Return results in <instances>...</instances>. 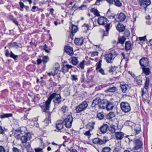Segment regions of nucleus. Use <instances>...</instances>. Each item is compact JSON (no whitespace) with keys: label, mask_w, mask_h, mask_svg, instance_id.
I'll return each mask as SVG.
<instances>
[{"label":"nucleus","mask_w":152,"mask_h":152,"mask_svg":"<svg viewBox=\"0 0 152 152\" xmlns=\"http://www.w3.org/2000/svg\"><path fill=\"white\" fill-rule=\"evenodd\" d=\"M135 136L131 135L129 136L128 139L129 142H133V147L132 149L134 151L136 152L138 150H141L143 145V141L141 138H136Z\"/></svg>","instance_id":"nucleus-1"},{"label":"nucleus","mask_w":152,"mask_h":152,"mask_svg":"<svg viewBox=\"0 0 152 152\" xmlns=\"http://www.w3.org/2000/svg\"><path fill=\"white\" fill-rule=\"evenodd\" d=\"M48 99L50 100V102L51 100H53V102L55 105H59L62 101L61 97V95L60 94H57L56 93H53L50 94Z\"/></svg>","instance_id":"nucleus-2"},{"label":"nucleus","mask_w":152,"mask_h":152,"mask_svg":"<svg viewBox=\"0 0 152 152\" xmlns=\"http://www.w3.org/2000/svg\"><path fill=\"white\" fill-rule=\"evenodd\" d=\"M120 107L121 110L125 113L129 112L131 110V106L126 102H122L120 104Z\"/></svg>","instance_id":"nucleus-3"},{"label":"nucleus","mask_w":152,"mask_h":152,"mask_svg":"<svg viewBox=\"0 0 152 152\" xmlns=\"http://www.w3.org/2000/svg\"><path fill=\"white\" fill-rule=\"evenodd\" d=\"M87 102L84 101L75 107V110L76 113H79L85 110L88 106Z\"/></svg>","instance_id":"nucleus-4"},{"label":"nucleus","mask_w":152,"mask_h":152,"mask_svg":"<svg viewBox=\"0 0 152 152\" xmlns=\"http://www.w3.org/2000/svg\"><path fill=\"white\" fill-rule=\"evenodd\" d=\"M60 68V66L59 64L57 63H55L51 72L48 73V75L50 76H54L56 75L58 72Z\"/></svg>","instance_id":"nucleus-5"},{"label":"nucleus","mask_w":152,"mask_h":152,"mask_svg":"<svg viewBox=\"0 0 152 152\" xmlns=\"http://www.w3.org/2000/svg\"><path fill=\"white\" fill-rule=\"evenodd\" d=\"M108 141V138L107 136L104 137L103 139H101L98 138H96L92 140V142L94 143L99 145L105 144Z\"/></svg>","instance_id":"nucleus-6"},{"label":"nucleus","mask_w":152,"mask_h":152,"mask_svg":"<svg viewBox=\"0 0 152 152\" xmlns=\"http://www.w3.org/2000/svg\"><path fill=\"white\" fill-rule=\"evenodd\" d=\"M72 121L73 118L72 115H69L64 119L63 122L67 128H70L71 127Z\"/></svg>","instance_id":"nucleus-7"},{"label":"nucleus","mask_w":152,"mask_h":152,"mask_svg":"<svg viewBox=\"0 0 152 152\" xmlns=\"http://www.w3.org/2000/svg\"><path fill=\"white\" fill-rule=\"evenodd\" d=\"M50 103V100L48 99L45 103L41 105V107L43 112L46 113H48L49 112Z\"/></svg>","instance_id":"nucleus-8"},{"label":"nucleus","mask_w":152,"mask_h":152,"mask_svg":"<svg viewBox=\"0 0 152 152\" xmlns=\"http://www.w3.org/2000/svg\"><path fill=\"white\" fill-rule=\"evenodd\" d=\"M139 2V4L143 7L146 10L147 7L150 5L151 3L150 0H138Z\"/></svg>","instance_id":"nucleus-9"},{"label":"nucleus","mask_w":152,"mask_h":152,"mask_svg":"<svg viewBox=\"0 0 152 152\" xmlns=\"http://www.w3.org/2000/svg\"><path fill=\"white\" fill-rule=\"evenodd\" d=\"M104 58L106 62L108 63H111L114 59L113 56L110 53L106 54L104 56Z\"/></svg>","instance_id":"nucleus-10"},{"label":"nucleus","mask_w":152,"mask_h":152,"mask_svg":"<svg viewBox=\"0 0 152 152\" xmlns=\"http://www.w3.org/2000/svg\"><path fill=\"white\" fill-rule=\"evenodd\" d=\"M101 99L99 98H97L93 100L92 103V106L99 109V105L101 102Z\"/></svg>","instance_id":"nucleus-11"},{"label":"nucleus","mask_w":152,"mask_h":152,"mask_svg":"<svg viewBox=\"0 0 152 152\" xmlns=\"http://www.w3.org/2000/svg\"><path fill=\"white\" fill-rule=\"evenodd\" d=\"M73 67V66L71 65L64 64L61 69V71L64 74H65L68 72L69 69H72Z\"/></svg>","instance_id":"nucleus-12"},{"label":"nucleus","mask_w":152,"mask_h":152,"mask_svg":"<svg viewBox=\"0 0 152 152\" xmlns=\"http://www.w3.org/2000/svg\"><path fill=\"white\" fill-rule=\"evenodd\" d=\"M134 129L133 127L132 129L133 132L135 134H139L141 131V127L140 125L138 124H134Z\"/></svg>","instance_id":"nucleus-13"},{"label":"nucleus","mask_w":152,"mask_h":152,"mask_svg":"<svg viewBox=\"0 0 152 152\" xmlns=\"http://www.w3.org/2000/svg\"><path fill=\"white\" fill-rule=\"evenodd\" d=\"M107 20L106 18L101 16L98 19V23L99 25H104L107 23Z\"/></svg>","instance_id":"nucleus-14"},{"label":"nucleus","mask_w":152,"mask_h":152,"mask_svg":"<svg viewBox=\"0 0 152 152\" xmlns=\"http://www.w3.org/2000/svg\"><path fill=\"white\" fill-rule=\"evenodd\" d=\"M139 62L140 65L142 67H146L148 66V61L146 58H142L140 60Z\"/></svg>","instance_id":"nucleus-15"},{"label":"nucleus","mask_w":152,"mask_h":152,"mask_svg":"<svg viewBox=\"0 0 152 152\" xmlns=\"http://www.w3.org/2000/svg\"><path fill=\"white\" fill-rule=\"evenodd\" d=\"M31 135L30 133H27L26 134V136H23L21 137L20 140L22 143H26L27 142L28 139L30 138Z\"/></svg>","instance_id":"nucleus-16"},{"label":"nucleus","mask_w":152,"mask_h":152,"mask_svg":"<svg viewBox=\"0 0 152 152\" xmlns=\"http://www.w3.org/2000/svg\"><path fill=\"white\" fill-rule=\"evenodd\" d=\"M9 48H14L16 49H18L19 48H21L22 46L20 43L18 44L16 42H11L9 44Z\"/></svg>","instance_id":"nucleus-17"},{"label":"nucleus","mask_w":152,"mask_h":152,"mask_svg":"<svg viewBox=\"0 0 152 152\" xmlns=\"http://www.w3.org/2000/svg\"><path fill=\"white\" fill-rule=\"evenodd\" d=\"M83 41L84 39L83 37L75 38L74 40L75 44L77 45H82Z\"/></svg>","instance_id":"nucleus-18"},{"label":"nucleus","mask_w":152,"mask_h":152,"mask_svg":"<svg viewBox=\"0 0 152 152\" xmlns=\"http://www.w3.org/2000/svg\"><path fill=\"white\" fill-rule=\"evenodd\" d=\"M65 51L69 55L71 56L73 54V51L72 48L69 46H66L64 48Z\"/></svg>","instance_id":"nucleus-19"},{"label":"nucleus","mask_w":152,"mask_h":152,"mask_svg":"<svg viewBox=\"0 0 152 152\" xmlns=\"http://www.w3.org/2000/svg\"><path fill=\"white\" fill-rule=\"evenodd\" d=\"M107 104L108 100L106 99H104L102 101L101 100V102L99 105V109H106Z\"/></svg>","instance_id":"nucleus-20"},{"label":"nucleus","mask_w":152,"mask_h":152,"mask_svg":"<svg viewBox=\"0 0 152 152\" xmlns=\"http://www.w3.org/2000/svg\"><path fill=\"white\" fill-rule=\"evenodd\" d=\"M63 122L61 121H57L56 124V127L58 131L61 132L62 130L63 127Z\"/></svg>","instance_id":"nucleus-21"},{"label":"nucleus","mask_w":152,"mask_h":152,"mask_svg":"<svg viewBox=\"0 0 152 152\" xmlns=\"http://www.w3.org/2000/svg\"><path fill=\"white\" fill-rule=\"evenodd\" d=\"M108 126L107 124H104L100 127L99 129L102 133H105L107 131Z\"/></svg>","instance_id":"nucleus-22"},{"label":"nucleus","mask_w":152,"mask_h":152,"mask_svg":"<svg viewBox=\"0 0 152 152\" xmlns=\"http://www.w3.org/2000/svg\"><path fill=\"white\" fill-rule=\"evenodd\" d=\"M120 86L122 92L124 93L126 92L129 89V86L126 84H120Z\"/></svg>","instance_id":"nucleus-23"},{"label":"nucleus","mask_w":152,"mask_h":152,"mask_svg":"<svg viewBox=\"0 0 152 152\" xmlns=\"http://www.w3.org/2000/svg\"><path fill=\"white\" fill-rule=\"evenodd\" d=\"M124 136V133L121 132H117L115 133V136L117 140L122 139Z\"/></svg>","instance_id":"nucleus-24"},{"label":"nucleus","mask_w":152,"mask_h":152,"mask_svg":"<svg viewBox=\"0 0 152 152\" xmlns=\"http://www.w3.org/2000/svg\"><path fill=\"white\" fill-rule=\"evenodd\" d=\"M134 81L140 86L142 85V77L140 76H138L136 77Z\"/></svg>","instance_id":"nucleus-25"},{"label":"nucleus","mask_w":152,"mask_h":152,"mask_svg":"<svg viewBox=\"0 0 152 152\" xmlns=\"http://www.w3.org/2000/svg\"><path fill=\"white\" fill-rule=\"evenodd\" d=\"M13 132L14 136L17 139H19V136L21 134V130L20 129H18L13 131Z\"/></svg>","instance_id":"nucleus-26"},{"label":"nucleus","mask_w":152,"mask_h":152,"mask_svg":"<svg viewBox=\"0 0 152 152\" xmlns=\"http://www.w3.org/2000/svg\"><path fill=\"white\" fill-rule=\"evenodd\" d=\"M123 0H113L112 4L117 7H121L122 6Z\"/></svg>","instance_id":"nucleus-27"},{"label":"nucleus","mask_w":152,"mask_h":152,"mask_svg":"<svg viewBox=\"0 0 152 152\" xmlns=\"http://www.w3.org/2000/svg\"><path fill=\"white\" fill-rule=\"evenodd\" d=\"M116 28L118 31L120 32H123L125 29L124 26L122 24L119 23L116 26Z\"/></svg>","instance_id":"nucleus-28"},{"label":"nucleus","mask_w":152,"mask_h":152,"mask_svg":"<svg viewBox=\"0 0 152 152\" xmlns=\"http://www.w3.org/2000/svg\"><path fill=\"white\" fill-rule=\"evenodd\" d=\"M71 63L73 65H76L78 63V61L77 57L73 56L71 57L69 60Z\"/></svg>","instance_id":"nucleus-29"},{"label":"nucleus","mask_w":152,"mask_h":152,"mask_svg":"<svg viewBox=\"0 0 152 152\" xmlns=\"http://www.w3.org/2000/svg\"><path fill=\"white\" fill-rule=\"evenodd\" d=\"M126 18L125 15L124 13L121 12L118 15V19L119 21L122 22L125 20Z\"/></svg>","instance_id":"nucleus-30"},{"label":"nucleus","mask_w":152,"mask_h":152,"mask_svg":"<svg viewBox=\"0 0 152 152\" xmlns=\"http://www.w3.org/2000/svg\"><path fill=\"white\" fill-rule=\"evenodd\" d=\"M114 107V103L113 102L108 101L106 109L107 110H111L113 109Z\"/></svg>","instance_id":"nucleus-31"},{"label":"nucleus","mask_w":152,"mask_h":152,"mask_svg":"<svg viewBox=\"0 0 152 152\" xmlns=\"http://www.w3.org/2000/svg\"><path fill=\"white\" fill-rule=\"evenodd\" d=\"M117 89L116 87L113 86L110 87L109 88L105 90V92L106 93L112 92L114 93L117 91Z\"/></svg>","instance_id":"nucleus-32"},{"label":"nucleus","mask_w":152,"mask_h":152,"mask_svg":"<svg viewBox=\"0 0 152 152\" xmlns=\"http://www.w3.org/2000/svg\"><path fill=\"white\" fill-rule=\"evenodd\" d=\"M107 117L108 119L112 121L115 118V115L114 113L110 112L107 115Z\"/></svg>","instance_id":"nucleus-33"},{"label":"nucleus","mask_w":152,"mask_h":152,"mask_svg":"<svg viewBox=\"0 0 152 152\" xmlns=\"http://www.w3.org/2000/svg\"><path fill=\"white\" fill-rule=\"evenodd\" d=\"M95 123L94 122L90 123L87 125V127L88 128L90 131H92L94 129V127Z\"/></svg>","instance_id":"nucleus-34"},{"label":"nucleus","mask_w":152,"mask_h":152,"mask_svg":"<svg viewBox=\"0 0 152 152\" xmlns=\"http://www.w3.org/2000/svg\"><path fill=\"white\" fill-rule=\"evenodd\" d=\"M101 66H96V70L98 72H99L102 75H105L104 70L101 67Z\"/></svg>","instance_id":"nucleus-35"},{"label":"nucleus","mask_w":152,"mask_h":152,"mask_svg":"<svg viewBox=\"0 0 152 152\" xmlns=\"http://www.w3.org/2000/svg\"><path fill=\"white\" fill-rule=\"evenodd\" d=\"M125 48L126 51L129 50L131 48V45L130 41L126 42L125 43Z\"/></svg>","instance_id":"nucleus-36"},{"label":"nucleus","mask_w":152,"mask_h":152,"mask_svg":"<svg viewBox=\"0 0 152 152\" xmlns=\"http://www.w3.org/2000/svg\"><path fill=\"white\" fill-rule=\"evenodd\" d=\"M12 113H3L2 115H0V118H8L10 117H12Z\"/></svg>","instance_id":"nucleus-37"},{"label":"nucleus","mask_w":152,"mask_h":152,"mask_svg":"<svg viewBox=\"0 0 152 152\" xmlns=\"http://www.w3.org/2000/svg\"><path fill=\"white\" fill-rule=\"evenodd\" d=\"M149 82L150 78L148 77H146L145 82V86H144V88L146 90H147L148 88Z\"/></svg>","instance_id":"nucleus-38"},{"label":"nucleus","mask_w":152,"mask_h":152,"mask_svg":"<svg viewBox=\"0 0 152 152\" xmlns=\"http://www.w3.org/2000/svg\"><path fill=\"white\" fill-rule=\"evenodd\" d=\"M108 130L111 133L113 134L115 132V126L114 125H111L110 127H108Z\"/></svg>","instance_id":"nucleus-39"},{"label":"nucleus","mask_w":152,"mask_h":152,"mask_svg":"<svg viewBox=\"0 0 152 152\" xmlns=\"http://www.w3.org/2000/svg\"><path fill=\"white\" fill-rule=\"evenodd\" d=\"M145 67H142L143 72L146 75H148L150 74V69L148 68H145Z\"/></svg>","instance_id":"nucleus-40"},{"label":"nucleus","mask_w":152,"mask_h":152,"mask_svg":"<svg viewBox=\"0 0 152 152\" xmlns=\"http://www.w3.org/2000/svg\"><path fill=\"white\" fill-rule=\"evenodd\" d=\"M71 30V32L72 34L75 33L77 31V28L75 26L72 25L71 28H70Z\"/></svg>","instance_id":"nucleus-41"},{"label":"nucleus","mask_w":152,"mask_h":152,"mask_svg":"<svg viewBox=\"0 0 152 152\" xmlns=\"http://www.w3.org/2000/svg\"><path fill=\"white\" fill-rule=\"evenodd\" d=\"M82 29H83V31L84 32H86L87 31L89 30V26L87 24H84L82 26Z\"/></svg>","instance_id":"nucleus-42"},{"label":"nucleus","mask_w":152,"mask_h":152,"mask_svg":"<svg viewBox=\"0 0 152 152\" xmlns=\"http://www.w3.org/2000/svg\"><path fill=\"white\" fill-rule=\"evenodd\" d=\"M85 61L83 60L82 62L80 63L78 65L77 67L79 68H80L82 69H84L85 66Z\"/></svg>","instance_id":"nucleus-43"},{"label":"nucleus","mask_w":152,"mask_h":152,"mask_svg":"<svg viewBox=\"0 0 152 152\" xmlns=\"http://www.w3.org/2000/svg\"><path fill=\"white\" fill-rule=\"evenodd\" d=\"M10 56L13 58L15 60L17 59L18 57V55H15L11 51L10 52Z\"/></svg>","instance_id":"nucleus-44"},{"label":"nucleus","mask_w":152,"mask_h":152,"mask_svg":"<svg viewBox=\"0 0 152 152\" xmlns=\"http://www.w3.org/2000/svg\"><path fill=\"white\" fill-rule=\"evenodd\" d=\"M91 11L96 16H99L100 15L98 11L96 9L93 8L91 10Z\"/></svg>","instance_id":"nucleus-45"},{"label":"nucleus","mask_w":152,"mask_h":152,"mask_svg":"<svg viewBox=\"0 0 152 152\" xmlns=\"http://www.w3.org/2000/svg\"><path fill=\"white\" fill-rule=\"evenodd\" d=\"M111 148L109 147H105L103 148L102 150V152H109Z\"/></svg>","instance_id":"nucleus-46"},{"label":"nucleus","mask_w":152,"mask_h":152,"mask_svg":"<svg viewBox=\"0 0 152 152\" xmlns=\"http://www.w3.org/2000/svg\"><path fill=\"white\" fill-rule=\"evenodd\" d=\"M38 119V118H36L34 119H32L31 121V125L35 126V123L37 122Z\"/></svg>","instance_id":"nucleus-47"},{"label":"nucleus","mask_w":152,"mask_h":152,"mask_svg":"<svg viewBox=\"0 0 152 152\" xmlns=\"http://www.w3.org/2000/svg\"><path fill=\"white\" fill-rule=\"evenodd\" d=\"M49 60V58L48 56H44L43 58L42 62L44 64L47 63Z\"/></svg>","instance_id":"nucleus-48"},{"label":"nucleus","mask_w":152,"mask_h":152,"mask_svg":"<svg viewBox=\"0 0 152 152\" xmlns=\"http://www.w3.org/2000/svg\"><path fill=\"white\" fill-rule=\"evenodd\" d=\"M31 148V145L30 144L28 143L26 145L23 146L22 148H25L27 150L30 149Z\"/></svg>","instance_id":"nucleus-49"},{"label":"nucleus","mask_w":152,"mask_h":152,"mask_svg":"<svg viewBox=\"0 0 152 152\" xmlns=\"http://www.w3.org/2000/svg\"><path fill=\"white\" fill-rule=\"evenodd\" d=\"M90 131L89 130L88 131H87L85 133H84V134L86 136H87L88 138H89L91 136V134L90 132V131Z\"/></svg>","instance_id":"nucleus-50"},{"label":"nucleus","mask_w":152,"mask_h":152,"mask_svg":"<svg viewBox=\"0 0 152 152\" xmlns=\"http://www.w3.org/2000/svg\"><path fill=\"white\" fill-rule=\"evenodd\" d=\"M97 116L99 119L101 120L103 118L104 115L102 113H99L98 114Z\"/></svg>","instance_id":"nucleus-51"},{"label":"nucleus","mask_w":152,"mask_h":152,"mask_svg":"<svg viewBox=\"0 0 152 152\" xmlns=\"http://www.w3.org/2000/svg\"><path fill=\"white\" fill-rule=\"evenodd\" d=\"M110 54H112V56H113L114 58L118 55V53H117L115 50H113L111 51V53H110Z\"/></svg>","instance_id":"nucleus-52"},{"label":"nucleus","mask_w":152,"mask_h":152,"mask_svg":"<svg viewBox=\"0 0 152 152\" xmlns=\"http://www.w3.org/2000/svg\"><path fill=\"white\" fill-rule=\"evenodd\" d=\"M125 40L124 38L123 37L118 39V42L119 43H121V44H123L124 43Z\"/></svg>","instance_id":"nucleus-53"},{"label":"nucleus","mask_w":152,"mask_h":152,"mask_svg":"<svg viewBox=\"0 0 152 152\" xmlns=\"http://www.w3.org/2000/svg\"><path fill=\"white\" fill-rule=\"evenodd\" d=\"M19 4L20 7V10L22 11L23 10V9L24 7L25 6L24 5V4L21 1H20L19 2Z\"/></svg>","instance_id":"nucleus-54"},{"label":"nucleus","mask_w":152,"mask_h":152,"mask_svg":"<svg viewBox=\"0 0 152 152\" xmlns=\"http://www.w3.org/2000/svg\"><path fill=\"white\" fill-rule=\"evenodd\" d=\"M71 79L73 80L76 81L77 80L78 78L76 75H71Z\"/></svg>","instance_id":"nucleus-55"},{"label":"nucleus","mask_w":152,"mask_h":152,"mask_svg":"<svg viewBox=\"0 0 152 152\" xmlns=\"http://www.w3.org/2000/svg\"><path fill=\"white\" fill-rule=\"evenodd\" d=\"M67 106L66 105L63 106L61 108V111L63 113H65L67 108Z\"/></svg>","instance_id":"nucleus-56"},{"label":"nucleus","mask_w":152,"mask_h":152,"mask_svg":"<svg viewBox=\"0 0 152 152\" xmlns=\"http://www.w3.org/2000/svg\"><path fill=\"white\" fill-rule=\"evenodd\" d=\"M115 67L111 66L109 70V72L111 73L115 70Z\"/></svg>","instance_id":"nucleus-57"},{"label":"nucleus","mask_w":152,"mask_h":152,"mask_svg":"<svg viewBox=\"0 0 152 152\" xmlns=\"http://www.w3.org/2000/svg\"><path fill=\"white\" fill-rule=\"evenodd\" d=\"M110 24L111 23H110L107 24L105 26V28L106 30L107 31V32L109 30Z\"/></svg>","instance_id":"nucleus-58"},{"label":"nucleus","mask_w":152,"mask_h":152,"mask_svg":"<svg viewBox=\"0 0 152 152\" xmlns=\"http://www.w3.org/2000/svg\"><path fill=\"white\" fill-rule=\"evenodd\" d=\"M86 5L84 4L80 6L78 8L80 10H84L86 9Z\"/></svg>","instance_id":"nucleus-59"},{"label":"nucleus","mask_w":152,"mask_h":152,"mask_svg":"<svg viewBox=\"0 0 152 152\" xmlns=\"http://www.w3.org/2000/svg\"><path fill=\"white\" fill-rule=\"evenodd\" d=\"M0 152H6L4 147L1 145H0Z\"/></svg>","instance_id":"nucleus-60"},{"label":"nucleus","mask_w":152,"mask_h":152,"mask_svg":"<svg viewBox=\"0 0 152 152\" xmlns=\"http://www.w3.org/2000/svg\"><path fill=\"white\" fill-rule=\"evenodd\" d=\"M139 40L140 41H145L146 39V36H145L143 37L139 38Z\"/></svg>","instance_id":"nucleus-61"},{"label":"nucleus","mask_w":152,"mask_h":152,"mask_svg":"<svg viewBox=\"0 0 152 152\" xmlns=\"http://www.w3.org/2000/svg\"><path fill=\"white\" fill-rule=\"evenodd\" d=\"M13 152H21V151L20 150L15 147L13 148Z\"/></svg>","instance_id":"nucleus-62"},{"label":"nucleus","mask_w":152,"mask_h":152,"mask_svg":"<svg viewBox=\"0 0 152 152\" xmlns=\"http://www.w3.org/2000/svg\"><path fill=\"white\" fill-rule=\"evenodd\" d=\"M35 152H43L42 149L40 148L35 149Z\"/></svg>","instance_id":"nucleus-63"},{"label":"nucleus","mask_w":152,"mask_h":152,"mask_svg":"<svg viewBox=\"0 0 152 152\" xmlns=\"http://www.w3.org/2000/svg\"><path fill=\"white\" fill-rule=\"evenodd\" d=\"M98 52L97 51L94 52L92 53L91 54V56H97L98 55Z\"/></svg>","instance_id":"nucleus-64"}]
</instances>
